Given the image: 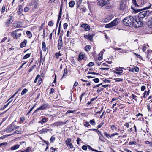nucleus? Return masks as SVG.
Returning <instances> with one entry per match:
<instances>
[{
    "mask_svg": "<svg viewBox=\"0 0 152 152\" xmlns=\"http://www.w3.org/2000/svg\"><path fill=\"white\" fill-rule=\"evenodd\" d=\"M139 19H136V16H129V17L125 18L123 20V22L125 25L127 26H131L135 25L138 27H140L142 23L138 21Z\"/></svg>",
    "mask_w": 152,
    "mask_h": 152,
    "instance_id": "nucleus-1",
    "label": "nucleus"
},
{
    "mask_svg": "<svg viewBox=\"0 0 152 152\" xmlns=\"http://www.w3.org/2000/svg\"><path fill=\"white\" fill-rule=\"evenodd\" d=\"M22 29H18L13 31L12 33V36L14 38L17 39L21 35Z\"/></svg>",
    "mask_w": 152,
    "mask_h": 152,
    "instance_id": "nucleus-2",
    "label": "nucleus"
},
{
    "mask_svg": "<svg viewBox=\"0 0 152 152\" xmlns=\"http://www.w3.org/2000/svg\"><path fill=\"white\" fill-rule=\"evenodd\" d=\"M19 126H16L13 124L8 126L6 129V131L7 132H11L12 131L18 129Z\"/></svg>",
    "mask_w": 152,
    "mask_h": 152,
    "instance_id": "nucleus-3",
    "label": "nucleus"
},
{
    "mask_svg": "<svg viewBox=\"0 0 152 152\" xmlns=\"http://www.w3.org/2000/svg\"><path fill=\"white\" fill-rule=\"evenodd\" d=\"M146 12L144 11L140 12L138 15V17H136V19L138 20L139 19L138 21H140L141 18H143L145 16H146Z\"/></svg>",
    "mask_w": 152,
    "mask_h": 152,
    "instance_id": "nucleus-4",
    "label": "nucleus"
},
{
    "mask_svg": "<svg viewBox=\"0 0 152 152\" xmlns=\"http://www.w3.org/2000/svg\"><path fill=\"white\" fill-rule=\"evenodd\" d=\"M126 1L124 0L122 1L120 3L119 7V10H125L126 7Z\"/></svg>",
    "mask_w": 152,
    "mask_h": 152,
    "instance_id": "nucleus-5",
    "label": "nucleus"
},
{
    "mask_svg": "<svg viewBox=\"0 0 152 152\" xmlns=\"http://www.w3.org/2000/svg\"><path fill=\"white\" fill-rule=\"evenodd\" d=\"M63 45V42L62 39V37L60 35L59 37L58 42V50H60Z\"/></svg>",
    "mask_w": 152,
    "mask_h": 152,
    "instance_id": "nucleus-6",
    "label": "nucleus"
},
{
    "mask_svg": "<svg viewBox=\"0 0 152 152\" xmlns=\"http://www.w3.org/2000/svg\"><path fill=\"white\" fill-rule=\"evenodd\" d=\"M71 140L70 138H67L66 141V143L67 146L70 149L73 148V145L71 142Z\"/></svg>",
    "mask_w": 152,
    "mask_h": 152,
    "instance_id": "nucleus-7",
    "label": "nucleus"
},
{
    "mask_svg": "<svg viewBox=\"0 0 152 152\" xmlns=\"http://www.w3.org/2000/svg\"><path fill=\"white\" fill-rule=\"evenodd\" d=\"M107 2L105 0H98L97 4L101 6H103L106 4Z\"/></svg>",
    "mask_w": 152,
    "mask_h": 152,
    "instance_id": "nucleus-8",
    "label": "nucleus"
},
{
    "mask_svg": "<svg viewBox=\"0 0 152 152\" xmlns=\"http://www.w3.org/2000/svg\"><path fill=\"white\" fill-rule=\"evenodd\" d=\"M85 57V55L83 53H81L78 56V60L80 61L83 59H84Z\"/></svg>",
    "mask_w": 152,
    "mask_h": 152,
    "instance_id": "nucleus-9",
    "label": "nucleus"
},
{
    "mask_svg": "<svg viewBox=\"0 0 152 152\" xmlns=\"http://www.w3.org/2000/svg\"><path fill=\"white\" fill-rule=\"evenodd\" d=\"M93 35L91 34L85 35L84 37L88 40L92 41L93 39Z\"/></svg>",
    "mask_w": 152,
    "mask_h": 152,
    "instance_id": "nucleus-10",
    "label": "nucleus"
},
{
    "mask_svg": "<svg viewBox=\"0 0 152 152\" xmlns=\"http://www.w3.org/2000/svg\"><path fill=\"white\" fill-rule=\"evenodd\" d=\"M49 106V104L48 103H45L42 105L39 108V109L40 110H44L46 108Z\"/></svg>",
    "mask_w": 152,
    "mask_h": 152,
    "instance_id": "nucleus-11",
    "label": "nucleus"
},
{
    "mask_svg": "<svg viewBox=\"0 0 152 152\" xmlns=\"http://www.w3.org/2000/svg\"><path fill=\"white\" fill-rule=\"evenodd\" d=\"M51 131L50 129L45 128L42 129V130L39 131L40 133L41 134L45 133H48L49 132Z\"/></svg>",
    "mask_w": 152,
    "mask_h": 152,
    "instance_id": "nucleus-12",
    "label": "nucleus"
},
{
    "mask_svg": "<svg viewBox=\"0 0 152 152\" xmlns=\"http://www.w3.org/2000/svg\"><path fill=\"white\" fill-rule=\"evenodd\" d=\"M81 27L84 28L85 31H88L90 29L89 25L87 24H82L81 25Z\"/></svg>",
    "mask_w": 152,
    "mask_h": 152,
    "instance_id": "nucleus-13",
    "label": "nucleus"
},
{
    "mask_svg": "<svg viewBox=\"0 0 152 152\" xmlns=\"http://www.w3.org/2000/svg\"><path fill=\"white\" fill-rule=\"evenodd\" d=\"M118 18H116L111 22V24H112L113 27L114 26L118 24Z\"/></svg>",
    "mask_w": 152,
    "mask_h": 152,
    "instance_id": "nucleus-14",
    "label": "nucleus"
},
{
    "mask_svg": "<svg viewBox=\"0 0 152 152\" xmlns=\"http://www.w3.org/2000/svg\"><path fill=\"white\" fill-rule=\"evenodd\" d=\"M13 18L12 16H10L8 17L7 19V24H9L11 23L13 21Z\"/></svg>",
    "mask_w": 152,
    "mask_h": 152,
    "instance_id": "nucleus-15",
    "label": "nucleus"
},
{
    "mask_svg": "<svg viewBox=\"0 0 152 152\" xmlns=\"http://www.w3.org/2000/svg\"><path fill=\"white\" fill-rule=\"evenodd\" d=\"M116 71H115L114 72L117 74L121 75L123 72V70L122 69H116Z\"/></svg>",
    "mask_w": 152,
    "mask_h": 152,
    "instance_id": "nucleus-16",
    "label": "nucleus"
},
{
    "mask_svg": "<svg viewBox=\"0 0 152 152\" xmlns=\"http://www.w3.org/2000/svg\"><path fill=\"white\" fill-rule=\"evenodd\" d=\"M19 147V145L18 144H16L14 146H12L11 147V149L12 150H14L18 149Z\"/></svg>",
    "mask_w": 152,
    "mask_h": 152,
    "instance_id": "nucleus-17",
    "label": "nucleus"
},
{
    "mask_svg": "<svg viewBox=\"0 0 152 152\" xmlns=\"http://www.w3.org/2000/svg\"><path fill=\"white\" fill-rule=\"evenodd\" d=\"M26 43L27 41L26 40H25L23 41L20 44V48H23L25 47Z\"/></svg>",
    "mask_w": 152,
    "mask_h": 152,
    "instance_id": "nucleus-18",
    "label": "nucleus"
},
{
    "mask_svg": "<svg viewBox=\"0 0 152 152\" xmlns=\"http://www.w3.org/2000/svg\"><path fill=\"white\" fill-rule=\"evenodd\" d=\"M42 49L44 51H46V44L44 42H43L42 43Z\"/></svg>",
    "mask_w": 152,
    "mask_h": 152,
    "instance_id": "nucleus-19",
    "label": "nucleus"
},
{
    "mask_svg": "<svg viewBox=\"0 0 152 152\" xmlns=\"http://www.w3.org/2000/svg\"><path fill=\"white\" fill-rule=\"evenodd\" d=\"M52 125H53V126H60V125H62L61 123L60 122H56L54 123H53V124H52Z\"/></svg>",
    "mask_w": 152,
    "mask_h": 152,
    "instance_id": "nucleus-20",
    "label": "nucleus"
},
{
    "mask_svg": "<svg viewBox=\"0 0 152 152\" xmlns=\"http://www.w3.org/2000/svg\"><path fill=\"white\" fill-rule=\"evenodd\" d=\"M62 7H61L60 8V11L59 13L58 14V20L60 19V18H61V15H62Z\"/></svg>",
    "mask_w": 152,
    "mask_h": 152,
    "instance_id": "nucleus-21",
    "label": "nucleus"
},
{
    "mask_svg": "<svg viewBox=\"0 0 152 152\" xmlns=\"http://www.w3.org/2000/svg\"><path fill=\"white\" fill-rule=\"evenodd\" d=\"M91 48V46L89 45H88L84 47V49L87 52L89 51Z\"/></svg>",
    "mask_w": 152,
    "mask_h": 152,
    "instance_id": "nucleus-22",
    "label": "nucleus"
},
{
    "mask_svg": "<svg viewBox=\"0 0 152 152\" xmlns=\"http://www.w3.org/2000/svg\"><path fill=\"white\" fill-rule=\"evenodd\" d=\"M69 4L70 7H72L75 4V2L73 1H71L69 2Z\"/></svg>",
    "mask_w": 152,
    "mask_h": 152,
    "instance_id": "nucleus-23",
    "label": "nucleus"
},
{
    "mask_svg": "<svg viewBox=\"0 0 152 152\" xmlns=\"http://www.w3.org/2000/svg\"><path fill=\"white\" fill-rule=\"evenodd\" d=\"M26 34H27V35L28 36V37L29 38H31L32 37V34H31V33L30 31H27L26 32Z\"/></svg>",
    "mask_w": 152,
    "mask_h": 152,
    "instance_id": "nucleus-24",
    "label": "nucleus"
},
{
    "mask_svg": "<svg viewBox=\"0 0 152 152\" xmlns=\"http://www.w3.org/2000/svg\"><path fill=\"white\" fill-rule=\"evenodd\" d=\"M28 90L27 89L25 88L23 90L21 93V95H24L27 92Z\"/></svg>",
    "mask_w": 152,
    "mask_h": 152,
    "instance_id": "nucleus-25",
    "label": "nucleus"
},
{
    "mask_svg": "<svg viewBox=\"0 0 152 152\" xmlns=\"http://www.w3.org/2000/svg\"><path fill=\"white\" fill-rule=\"evenodd\" d=\"M42 121L43 122V123H46L48 120V118L44 117L42 118Z\"/></svg>",
    "mask_w": 152,
    "mask_h": 152,
    "instance_id": "nucleus-26",
    "label": "nucleus"
},
{
    "mask_svg": "<svg viewBox=\"0 0 152 152\" xmlns=\"http://www.w3.org/2000/svg\"><path fill=\"white\" fill-rule=\"evenodd\" d=\"M90 123L93 126H94L96 124V122L94 119L90 120Z\"/></svg>",
    "mask_w": 152,
    "mask_h": 152,
    "instance_id": "nucleus-27",
    "label": "nucleus"
},
{
    "mask_svg": "<svg viewBox=\"0 0 152 152\" xmlns=\"http://www.w3.org/2000/svg\"><path fill=\"white\" fill-rule=\"evenodd\" d=\"M22 133V131H18V130H16L15 132L12 134H10V135H13L15 134H21Z\"/></svg>",
    "mask_w": 152,
    "mask_h": 152,
    "instance_id": "nucleus-28",
    "label": "nucleus"
},
{
    "mask_svg": "<svg viewBox=\"0 0 152 152\" xmlns=\"http://www.w3.org/2000/svg\"><path fill=\"white\" fill-rule=\"evenodd\" d=\"M30 56V54L28 53L26 54L23 57V59H27Z\"/></svg>",
    "mask_w": 152,
    "mask_h": 152,
    "instance_id": "nucleus-29",
    "label": "nucleus"
},
{
    "mask_svg": "<svg viewBox=\"0 0 152 152\" xmlns=\"http://www.w3.org/2000/svg\"><path fill=\"white\" fill-rule=\"evenodd\" d=\"M55 55L57 59H58L59 57L61 55L60 53V51L58 53H55Z\"/></svg>",
    "mask_w": 152,
    "mask_h": 152,
    "instance_id": "nucleus-30",
    "label": "nucleus"
},
{
    "mask_svg": "<svg viewBox=\"0 0 152 152\" xmlns=\"http://www.w3.org/2000/svg\"><path fill=\"white\" fill-rule=\"evenodd\" d=\"M103 50L104 51V50H103L100 53H99V57H98V59H102V55H103Z\"/></svg>",
    "mask_w": 152,
    "mask_h": 152,
    "instance_id": "nucleus-31",
    "label": "nucleus"
},
{
    "mask_svg": "<svg viewBox=\"0 0 152 152\" xmlns=\"http://www.w3.org/2000/svg\"><path fill=\"white\" fill-rule=\"evenodd\" d=\"M111 19L108 16L105 18L104 20V22H107L110 20Z\"/></svg>",
    "mask_w": 152,
    "mask_h": 152,
    "instance_id": "nucleus-32",
    "label": "nucleus"
},
{
    "mask_svg": "<svg viewBox=\"0 0 152 152\" xmlns=\"http://www.w3.org/2000/svg\"><path fill=\"white\" fill-rule=\"evenodd\" d=\"M133 10V12L135 13H138L140 12L142 10V9H136L134 8Z\"/></svg>",
    "mask_w": 152,
    "mask_h": 152,
    "instance_id": "nucleus-33",
    "label": "nucleus"
},
{
    "mask_svg": "<svg viewBox=\"0 0 152 152\" xmlns=\"http://www.w3.org/2000/svg\"><path fill=\"white\" fill-rule=\"evenodd\" d=\"M64 74L62 76V78H63V77H64L65 76H66L67 75V69H64Z\"/></svg>",
    "mask_w": 152,
    "mask_h": 152,
    "instance_id": "nucleus-34",
    "label": "nucleus"
},
{
    "mask_svg": "<svg viewBox=\"0 0 152 152\" xmlns=\"http://www.w3.org/2000/svg\"><path fill=\"white\" fill-rule=\"evenodd\" d=\"M82 2V0H79L77 3V7L78 8L79 7L81 3Z\"/></svg>",
    "mask_w": 152,
    "mask_h": 152,
    "instance_id": "nucleus-35",
    "label": "nucleus"
},
{
    "mask_svg": "<svg viewBox=\"0 0 152 152\" xmlns=\"http://www.w3.org/2000/svg\"><path fill=\"white\" fill-rule=\"evenodd\" d=\"M113 26L111 24V23L108 24H107L105 26V27L106 28H110L112 27Z\"/></svg>",
    "mask_w": 152,
    "mask_h": 152,
    "instance_id": "nucleus-36",
    "label": "nucleus"
},
{
    "mask_svg": "<svg viewBox=\"0 0 152 152\" xmlns=\"http://www.w3.org/2000/svg\"><path fill=\"white\" fill-rule=\"evenodd\" d=\"M40 76L39 75H37L36 76V78L34 80V83H36L37 81V80L40 77Z\"/></svg>",
    "mask_w": 152,
    "mask_h": 152,
    "instance_id": "nucleus-37",
    "label": "nucleus"
},
{
    "mask_svg": "<svg viewBox=\"0 0 152 152\" xmlns=\"http://www.w3.org/2000/svg\"><path fill=\"white\" fill-rule=\"evenodd\" d=\"M128 51H129V50H125L122 49L121 51V53H127Z\"/></svg>",
    "mask_w": 152,
    "mask_h": 152,
    "instance_id": "nucleus-38",
    "label": "nucleus"
},
{
    "mask_svg": "<svg viewBox=\"0 0 152 152\" xmlns=\"http://www.w3.org/2000/svg\"><path fill=\"white\" fill-rule=\"evenodd\" d=\"M134 54L138 58H139L140 59H142V57L140 55L138 54H137V53H134Z\"/></svg>",
    "mask_w": 152,
    "mask_h": 152,
    "instance_id": "nucleus-39",
    "label": "nucleus"
},
{
    "mask_svg": "<svg viewBox=\"0 0 152 152\" xmlns=\"http://www.w3.org/2000/svg\"><path fill=\"white\" fill-rule=\"evenodd\" d=\"M75 111V110H68L66 113V114H68L69 113H74Z\"/></svg>",
    "mask_w": 152,
    "mask_h": 152,
    "instance_id": "nucleus-40",
    "label": "nucleus"
},
{
    "mask_svg": "<svg viewBox=\"0 0 152 152\" xmlns=\"http://www.w3.org/2000/svg\"><path fill=\"white\" fill-rule=\"evenodd\" d=\"M103 107H102V108H101V110H100V111H98V112H97L96 113L95 115H97V114H100L101 113V112L102 111V110H103Z\"/></svg>",
    "mask_w": 152,
    "mask_h": 152,
    "instance_id": "nucleus-41",
    "label": "nucleus"
},
{
    "mask_svg": "<svg viewBox=\"0 0 152 152\" xmlns=\"http://www.w3.org/2000/svg\"><path fill=\"white\" fill-rule=\"evenodd\" d=\"M93 80L94 81L95 83H98L99 81V79L98 78H96Z\"/></svg>",
    "mask_w": 152,
    "mask_h": 152,
    "instance_id": "nucleus-42",
    "label": "nucleus"
},
{
    "mask_svg": "<svg viewBox=\"0 0 152 152\" xmlns=\"http://www.w3.org/2000/svg\"><path fill=\"white\" fill-rule=\"evenodd\" d=\"M94 64V63L93 62H90L88 63V66L89 67H91Z\"/></svg>",
    "mask_w": 152,
    "mask_h": 152,
    "instance_id": "nucleus-43",
    "label": "nucleus"
},
{
    "mask_svg": "<svg viewBox=\"0 0 152 152\" xmlns=\"http://www.w3.org/2000/svg\"><path fill=\"white\" fill-rule=\"evenodd\" d=\"M133 4L135 5V6H138V5L137 4L136 2V0H132Z\"/></svg>",
    "mask_w": 152,
    "mask_h": 152,
    "instance_id": "nucleus-44",
    "label": "nucleus"
},
{
    "mask_svg": "<svg viewBox=\"0 0 152 152\" xmlns=\"http://www.w3.org/2000/svg\"><path fill=\"white\" fill-rule=\"evenodd\" d=\"M104 124V122H102L101 123H100V124L99 125H98V128H101Z\"/></svg>",
    "mask_w": 152,
    "mask_h": 152,
    "instance_id": "nucleus-45",
    "label": "nucleus"
},
{
    "mask_svg": "<svg viewBox=\"0 0 152 152\" xmlns=\"http://www.w3.org/2000/svg\"><path fill=\"white\" fill-rule=\"evenodd\" d=\"M5 9H6L5 7L4 6H3L2 8V9H1V13H3L4 12V11H5Z\"/></svg>",
    "mask_w": 152,
    "mask_h": 152,
    "instance_id": "nucleus-46",
    "label": "nucleus"
},
{
    "mask_svg": "<svg viewBox=\"0 0 152 152\" xmlns=\"http://www.w3.org/2000/svg\"><path fill=\"white\" fill-rule=\"evenodd\" d=\"M90 125L89 123L87 121L84 124V126L86 127H88Z\"/></svg>",
    "mask_w": 152,
    "mask_h": 152,
    "instance_id": "nucleus-47",
    "label": "nucleus"
},
{
    "mask_svg": "<svg viewBox=\"0 0 152 152\" xmlns=\"http://www.w3.org/2000/svg\"><path fill=\"white\" fill-rule=\"evenodd\" d=\"M56 151V149H54L53 147L51 148L50 149V152H54Z\"/></svg>",
    "mask_w": 152,
    "mask_h": 152,
    "instance_id": "nucleus-48",
    "label": "nucleus"
},
{
    "mask_svg": "<svg viewBox=\"0 0 152 152\" xmlns=\"http://www.w3.org/2000/svg\"><path fill=\"white\" fill-rule=\"evenodd\" d=\"M85 94V92H83L81 95L80 98V101H81L82 99V97Z\"/></svg>",
    "mask_w": 152,
    "mask_h": 152,
    "instance_id": "nucleus-49",
    "label": "nucleus"
},
{
    "mask_svg": "<svg viewBox=\"0 0 152 152\" xmlns=\"http://www.w3.org/2000/svg\"><path fill=\"white\" fill-rule=\"evenodd\" d=\"M48 25L50 26H53V23L51 21H49L48 23Z\"/></svg>",
    "mask_w": 152,
    "mask_h": 152,
    "instance_id": "nucleus-50",
    "label": "nucleus"
},
{
    "mask_svg": "<svg viewBox=\"0 0 152 152\" xmlns=\"http://www.w3.org/2000/svg\"><path fill=\"white\" fill-rule=\"evenodd\" d=\"M16 27L17 28H19L21 27V26L20 25V23L17 22L16 23Z\"/></svg>",
    "mask_w": 152,
    "mask_h": 152,
    "instance_id": "nucleus-51",
    "label": "nucleus"
},
{
    "mask_svg": "<svg viewBox=\"0 0 152 152\" xmlns=\"http://www.w3.org/2000/svg\"><path fill=\"white\" fill-rule=\"evenodd\" d=\"M132 95L133 99H134L136 101H137V96L133 94H132Z\"/></svg>",
    "mask_w": 152,
    "mask_h": 152,
    "instance_id": "nucleus-52",
    "label": "nucleus"
},
{
    "mask_svg": "<svg viewBox=\"0 0 152 152\" xmlns=\"http://www.w3.org/2000/svg\"><path fill=\"white\" fill-rule=\"evenodd\" d=\"M82 148L84 150H86L87 148V147L86 146L84 145L82 146Z\"/></svg>",
    "mask_w": 152,
    "mask_h": 152,
    "instance_id": "nucleus-53",
    "label": "nucleus"
},
{
    "mask_svg": "<svg viewBox=\"0 0 152 152\" xmlns=\"http://www.w3.org/2000/svg\"><path fill=\"white\" fill-rule=\"evenodd\" d=\"M142 50L143 51H145L146 50V47L145 45H144L142 47Z\"/></svg>",
    "mask_w": 152,
    "mask_h": 152,
    "instance_id": "nucleus-54",
    "label": "nucleus"
},
{
    "mask_svg": "<svg viewBox=\"0 0 152 152\" xmlns=\"http://www.w3.org/2000/svg\"><path fill=\"white\" fill-rule=\"evenodd\" d=\"M29 10V9L27 7H25L24 9V11L25 12H27Z\"/></svg>",
    "mask_w": 152,
    "mask_h": 152,
    "instance_id": "nucleus-55",
    "label": "nucleus"
},
{
    "mask_svg": "<svg viewBox=\"0 0 152 152\" xmlns=\"http://www.w3.org/2000/svg\"><path fill=\"white\" fill-rule=\"evenodd\" d=\"M7 39V37H4L1 40V42L3 43Z\"/></svg>",
    "mask_w": 152,
    "mask_h": 152,
    "instance_id": "nucleus-56",
    "label": "nucleus"
},
{
    "mask_svg": "<svg viewBox=\"0 0 152 152\" xmlns=\"http://www.w3.org/2000/svg\"><path fill=\"white\" fill-rule=\"evenodd\" d=\"M104 135L106 136V137L108 138L110 137V134H107V132H105L104 133Z\"/></svg>",
    "mask_w": 152,
    "mask_h": 152,
    "instance_id": "nucleus-57",
    "label": "nucleus"
},
{
    "mask_svg": "<svg viewBox=\"0 0 152 152\" xmlns=\"http://www.w3.org/2000/svg\"><path fill=\"white\" fill-rule=\"evenodd\" d=\"M134 71L136 72H137L139 70V68L137 67H134Z\"/></svg>",
    "mask_w": 152,
    "mask_h": 152,
    "instance_id": "nucleus-58",
    "label": "nucleus"
},
{
    "mask_svg": "<svg viewBox=\"0 0 152 152\" xmlns=\"http://www.w3.org/2000/svg\"><path fill=\"white\" fill-rule=\"evenodd\" d=\"M115 82H120L122 81L123 80L121 78H116L115 79Z\"/></svg>",
    "mask_w": 152,
    "mask_h": 152,
    "instance_id": "nucleus-59",
    "label": "nucleus"
},
{
    "mask_svg": "<svg viewBox=\"0 0 152 152\" xmlns=\"http://www.w3.org/2000/svg\"><path fill=\"white\" fill-rule=\"evenodd\" d=\"M7 144V142H2L0 144V148L3 145H6Z\"/></svg>",
    "mask_w": 152,
    "mask_h": 152,
    "instance_id": "nucleus-60",
    "label": "nucleus"
},
{
    "mask_svg": "<svg viewBox=\"0 0 152 152\" xmlns=\"http://www.w3.org/2000/svg\"><path fill=\"white\" fill-rule=\"evenodd\" d=\"M130 72H135L134 68H133L130 69L129 70Z\"/></svg>",
    "mask_w": 152,
    "mask_h": 152,
    "instance_id": "nucleus-61",
    "label": "nucleus"
},
{
    "mask_svg": "<svg viewBox=\"0 0 152 152\" xmlns=\"http://www.w3.org/2000/svg\"><path fill=\"white\" fill-rule=\"evenodd\" d=\"M78 84V82H75L73 86V88H75L76 86H77Z\"/></svg>",
    "mask_w": 152,
    "mask_h": 152,
    "instance_id": "nucleus-62",
    "label": "nucleus"
},
{
    "mask_svg": "<svg viewBox=\"0 0 152 152\" xmlns=\"http://www.w3.org/2000/svg\"><path fill=\"white\" fill-rule=\"evenodd\" d=\"M20 120L21 121L23 122L25 120V118L24 117H20Z\"/></svg>",
    "mask_w": 152,
    "mask_h": 152,
    "instance_id": "nucleus-63",
    "label": "nucleus"
},
{
    "mask_svg": "<svg viewBox=\"0 0 152 152\" xmlns=\"http://www.w3.org/2000/svg\"><path fill=\"white\" fill-rule=\"evenodd\" d=\"M68 25L66 23H65L63 24V27L64 29H65L67 27Z\"/></svg>",
    "mask_w": 152,
    "mask_h": 152,
    "instance_id": "nucleus-64",
    "label": "nucleus"
}]
</instances>
